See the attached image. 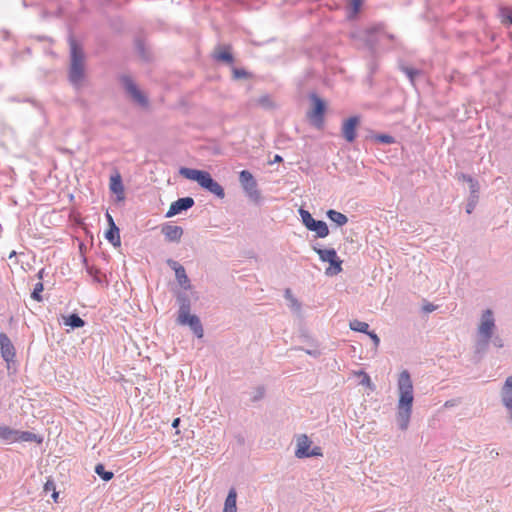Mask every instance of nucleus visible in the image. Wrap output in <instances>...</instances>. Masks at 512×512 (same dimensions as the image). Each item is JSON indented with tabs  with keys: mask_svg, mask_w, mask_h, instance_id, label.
Masks as SVG:
<instances>
[{
	"mask_svg": "<svg viewBox=\"0 0 512 512\" xmlns=\"http://www.w3.org/2000/svg\"><path fill=\"white\" fill-rule=\"evenodd\" d=\"M398 391L397 424L402 431H405L409 426L414 400L413 384L410 373L407 370L399 374Z\"/></svg>",
	"mask_w": 512,
	"mask_h": 512,
	"instance_id": "f257e3e1",
	"label": "nucleus"
},
{
	"mask_svg": "<svg viewBox=\"0 0 512 512\" xmlns=\"http://www.w3.org/2000/svg\"><path fill=\"white\" fill-rule=\"evenodd\" d=\"M70 65L68 80L75 89H80L85 79V54L81 45L72 37L69 39Z\"/></svg>",
	"mask_w": 512,
	"mask_h": 512,
	"instance_id": "f03ea898",
	"label": "nucleus"
},
{
	"mask_svg": "<svg viewBox=\"0 0 512 512\" xmlns=\"http://www.w3.org/2000/svg\"><path fill=\"white\" fill-rule=\"evenodd\" d=\"M181 176L188 180L195 181L206 191L223 199L225 197L224 188L211 176L208 171L188 167H181L179 170Z\"/></svg>",
	"mask_w": 512,
	"mask_h": 512,
	"instance_id": "7ed1b4c3",
	"label": "nucleus"
},
{
	"mask_svg": "<svg viewBox=\"0 0 512 512\" xmlns=\"http://www.w3.org/2000/svg\"><path fill=\"white\" fill-rule=\"evenodd\" d=\"M313 250L318 254L322 262H328L330 266L325 270L327 276H334L342 271L343 261L338 257L334 248H319L314 246Z\"/></svg>",
	"mask_w": 512,
	"mask_h": 512,
	"instance_id": "20e7f679",
	"label": "nucleus"
},
{
	"mask_svg": "<svg viewBox=\"0 0 512 512\" xmlns=\"http://www.w3.org/2000/svg\"><path fill=\"white\" fill-rule=\"evenodd\" d=\"M239 182L245 195L255 204L261 201V192L258 189V183L253 174L248 170H242L239 173Z\"/></svg>",
	"mask_w": 512,
	"mask_h": 512,
	"instance_id": "39448f33",
	"label": "nucleus"
},
{
	"mask_svg": "<svg viewBox=\"0 0 512 512\" xmlns=\"http://www.w3.org/2000/svg\"><path fill=\"white\" fill-rule=\"evenodd\" d=\"M312 102V110L308 112V117L316 127H321L324 122V114L326 111V103L315 92L309 94Z\"/></svg>",
	"mask_w": 512,
	"mask_h": 512,
	"instance_id": "423d86ee",
	"label": "nucleus"
},
{
	"mask_svg": "<svg viewBox=\"0 0 512 512\" xmlns=\"http://www.w3.org/2000/svg\"><path fill=\"white\" fill-rule=\"evenodd\" d=\"M120 81L126 93L135 103L141 107L148 106V98L141 92L130 76L122 75Z\"/></svg>",
	"mask_w": 512,
	"mask_h": 512,
	"instance_id": "0eeeda50",
	"label": "nucleus"
},
{
	"mask_svg": "<svg viewBox=\"0 0 512 512\" xmlns=\"http://www.w3.org/2000/svg\"><path fill=\"white\" fill-rule=\"evenodd\" d=\"M495 328L494 314L491 309L483 311L480 319V325L478 327V334L480 338H485V341H490Z\"/></svg>",
	"mask_w": 512,
	"mask_h": 512,
	"instance_id": "6e6552de",
	"label": "nucleus"
},
{
	"mask_svg": "<svg viewBox=\"0 0 512 512\" xmlns=\"http://www.w3.org/2000/svg\"><path fill=\"white\" fill-rule=\"evenodd\" d=\"M177 322L180 325H188L197 338L204 335L203 326L198 316L188 313L178 314Z\"/></svg>",
	"mask_w": 512,
	"mask_h": 512,
	"instance_id": "1a4fd4ad",
	"label": "nucleus"
},
{
	"mask_svg": "<svg viewBox=\"0 0 512 512\" xmlns=\"http://www.w3.org/2000/svg\"><path fill=\"white\" fill-rule=\"evenodd\" d=\"M384 25L382 23L373 25L365 31V45L368 47L372 55L376 52V46L379 41V36L384 34Z\"/></svg>",
	"mask_w": 512,
	"mask_h": 512,
	"instance_id": "9d476101",
	"label": "nucleus"
},
{
	"mask_svg": "<svg viewBox=\"0 0 512 512\" xmlns=\"http://www.w3.org/2000/svg\"><path fill=\"white\" fill-rule=\"evenodd\" d=\"M166 264L175 272V278L178 284L184 289L188 290L191 288V282L189 277L187 276L186 270L184 266H182L176 260L171 258L166 260Z\"/></svg>",
	"mask_w": 512,
	"mask_h": 512,
	"instance_id": "9b49d317",
	"label": "nucleus"
},
{
	"mask_svg": "<svg viewBox=\"0 0 512 512\" xmlns=\"http://www.w3.org/2000/svg\"><path fill=\"white\" fill-rule=\"evenodd\" d=\"M195 204V201L192 197H182L172 202L168 211L166 212L165 217L171 218L175 215L182 213L183 211H187L192 208Z\"/></svg>",
	"mask_w": 512,
	"mask_h": 512,
	"instance_id": "f8f14e48",
	"label": "nucleus"
},
{
	"mask_svg": "<svg viewBox=\"0 0 512 512\" xmlns=\"http://www.w3.org/2000/svg\"><path fill=\"white\" fill-rule=\"evenodd\" d=\"M0 348L1 356L7 363V367L9 368L10 363L14 361L16 352L10 338L4 332L0 333Z\"/></svg>",
	"mask_w": 512,
	"mask_h": 512,
	"instance_id": "ddd939ff",
	"label": "nucleus"
},
{
	"mask_svg": "<svg viewBox=\"0 0 512 512\" xmlns=\"http://www.w3.org/2000/svg\"><path fill=\"white\" fill-rule=\"evenodd\" d=\"M360 122L358 116H352L346 119L342 125V135L347 142H353L356 139V128Z\"/></svg>",
	"mask_w": 512,
	"mask_h": 512,
	"instance_id": "4468645a",
	"label": "nucleus"
},
{
	"mask_svg": "<svg viewBox=\"0 0 512 512\" xmlns=\"http://www.w3.org/2000/svg\"><path fill=\"white\" fill-rule=\"evenodd\" d=\"M165 239L169 242H179L183 235V228L181 226L165 224L161 230Z\"/></svg>",
	"mask_w": 512,
	"mask_h": 512,
	"instance_id": "2eb2a0df",
	"label": "nucleus"
},
{
	"mask_svg": "<svg viewBox=\"0 0 512 512\" xmlns=\"http://www.w3.org/2000/svg\"><path fill=\"white\" fill-rule=\"evenodd\" d=\"M110 190L116 194L118 200L124 199V185L122 182V178L119 172H115V174L110 177Z\"/></svg>",
	"mask_w": 512,
	"mask_h": 512,
	"instance_id": "dca6fc26",
	"label": "nucleus"
},
{
	"mask_svg": "<svg viewBox=\"0 0 512 512\" xmlns=\"http://www.w3.org/2000/svg\"><path fill=\"white\" fill-rule=\"evenodd\" d=\"M83 261L85 264V270H86L87 274L92 277L93 282L107 287L108 281L106 279V276L101 273L100 269L96 268L95 266H90L87 263L86 258H84Z\"/></svg>",
	"mask_w": 512,
	"mask_h": 512,
	"instance_id": "f3484780",
	"label": "nucleus"
},
{
	"mask_svg": "<svg viewBox=\"0 0 512 512\" xmlns=\"http://www.w3.org/2000/svg\"><path fill=\"white\" fill-rule=\"evenodd\" d=\"M311 441L307 435H301L297 440V449L295 451V456L297 458H308L310 451Z\"/></svg>",
	"mask_w": 512,
	"mask_h": 512,
	"instance_id": "a211bd4d",
	"label": "nucleus"
},
{
	"mask_svg": "<svg viewBox=\"0 0 512 512\" xmlns=\"http://www.w3.org/2000/svg\"><path fill=\"white\" fill-rule=\"evenodd\" d=\"M308 230L315 232L316 236L319 238H325L329 234V228L323 220H314L310 226H308Z\"/></svg>",
	"mask_w": 512,
	"mask_h": 512,
	"instance_id": "6ab92c4d",
	"label": "nucleus"
},
{
	"mask_svg": "<svg viewBox=\"0 0 512 512\" xmlns=\"http://www.w3.org/2000/svg\"><path fill=\"white\" fill-rule=\"evenodd\" d=\"M176 301L179 306L178 314L188 313L191 310V300L186 292H178Z\"/></svg>",
	"mask_w": 512,
	"mask_h": 512,
	"instance_id": "aec40b11",
	"label": "nucleus"
},
{
	"mask_svg": "<svg viewBox=\"0 0 512 512\" xmlns=\"http://www.w3.org/2000/svg\"><path fill=\"white\" fill-rule=\"evenodd\" d=\"M17 430L5 425H0V441L6 444L16 442Z\"/></svg>",
	"mask_w": 512,
	"mask_h": 512,
	"instance_id": "412c9836",
	"label": "nucleus"
},
{
	"mask_svg": "<svg viewBox=\"0 0 512 512\" xmlns=\"http://www.w3.org/2000/svg\"><path fill=\"white\" fill-rule=\"evenodd\" d=\"M42 441V437L33 432L17 430L16 442H36L40 444Z\"/></svg>",
	"mask_w": 512,
	"mask_h": 512,
	"instance_id": "4be33fe9",
	"label": "nucleus"
},
{
	"mask_svg": "<svg viewBox=\"0 0 512 512\" xmlns=\"http://www.w3.org/2000/svg\"><path fill=\"white\" fill-rule=\"evenodd\" d=\"M326 216L330 221L334 222L339 227L344 226L348 222L346 215L334 209H329L326 212Z\"/></svg>",
	"mask_w": 512,
	"mask_h": 512,
	"instance_id": "5701e85b",
	"label": "nucleus"
},
{
	"mask_svg": "<svg viewBox=\"0 0 512 512\" xmlns=\"http://www.w3.org/2000/svg\"><path fill=\"white\" fill-rule=\"evenodd\" d=\"M105 238L114 246L121 245L120 230L116 225H112L105 233Z\"/></svg>",
	"mask_w": 512,
	"mask_h": 512,
	"instance_id": "b1692460",
	"label": "nucleus"
},
{
	"mask_svg": "<svg viewBox=\"0 0 512 512\" xmlns=\"http://www.w3.org/2000/svg\"><path fill=\"white\" fill-rule=\"evenodd\" d=\"M236 499H237L236 490L234 488H231L228 492L226 499H225L223 512H236L237 511Z\"/></svg>",
	"mask_w": 512,
	"mask_h": 512,
	"instance_id": "393cba45",
	"label": "nucleus"
},
{
	"mask_svg": "<svg viewBox=\"0 0 512 512\" xmlns=\"http://www.w3.org/2000/svg\"><path fill=\"white\" fill-rule=\"evenodd\" d=\"M64 324L72 329H77L82 328L85 325V321L77 313H71L64 318Z\"/></svg>",
	"mask_w": 512,
	"mask_h": 512,
	"instance_id": "a878e982",
	"label": "nucleus"
},
{
	"mask_svg": "<svg viewBox=\"0 0 512 512\" xmlns=\"http://www.w3.org/2000/svg\"><path fill=\"white\" fill-rule=\"evenodd\" d=\"M501 401L511 402L512 401V375L507 377L505 383L501 389Z\"/></svg>",
	"mask_w": 512,
	"mask_h": 512,
	"instance_id": "bb28decb",
	"label": "nucleus"
},
{
	"mask_svg": "<svg viewBox=\"0 0 512 512\" xmlns=\"http://www.w3.org/2000/svg\"><path fill=\"white\" fill-rule=\"evenodd\" d=\"M399 69L407 76L413 86L415 85V79L422 74L421 70L406 66L404 64H400Z\"/></svg>",
	"mask_w": 512,
	"mask_h": 512,
	"instance_id": "cd10ccee",
	"label": "nucleus"
},
{
	"mask_svg": "<svg viewBox=\"0 0 512 512\" xmlns=\"http://www.w3.org/2000/svg\"><path fill=\"white\" fill-rule=\"evenodd\" d=\"M215 59L218 61L228 63V64H232L234 61V57H233L232 53L230 52V47L229 46L222 47L220 49V51H218L215 54Z\"/></svg>",
	"mask_w": 512,
	"mask_h": 512,
	"instance_id": "c85d7f7f",
	"label": "nucleus"
},
{
	"mask_svg": "<svg viewBox=\"0 0 512 512\" xmlns=\"http://www.w3.org/2000/svg\"><path fill=\"white\" fill-rule=\"evenodd\" d=\"M285 299L289 301V307L295 313H300L301 303L293 296L290 289L285 290Z\"/></svg>",
	"mask_w": 512,
	"mask_h": 512,
	"instance_id": "c756f323",
	"label": "nucleus"
},
{
	"mask_svg": "<svg viewBox=\"0 0 512 512\" xmlns=\"http://www.w3.org/2000/svg\"><path fill=\"white\" fill-rule=\"evenodd\" d=\"M265 393H266V388L265 386L263 385H259L257 387H255L250 393V402L251 403H256L258 401H261L264 396H265Z\"/></svg>",
	"mask_w": 512,
	"mask_h": 512,
	"instance_id": "7c9ffc66",
	"label": "nucleus"
},
{
	"mask_svg": "<svg viewBox=\"0 0 512 512\" xmlns=\"http://www.w3.org/2000/svg\"><path fill=\"white\" fill-rule=\"evenodd\" d=\"M94 472L104 481H110L114 477L112 471L105 469V466L101 463L97 464L94 468Z\"/></svg>",
	"mask_w": 512,
	"mask_h": 512,
	"instance_id": "2f4dec72",
	"label": "nucleus"
},
{
	"mask_svg": "<svg viewBox=\"0 0 512 512\" xmlns=\"http://www.w3.org/2000/svg\"><path fill=\"white\" fill-rule=\"evenodd\" d=\"M350 329L356 332L367 334L369 331V325L366 322L354 319L349 323Z\"/></svg>",
	"mask_w": 512,
	"mask_h": 512,
	"instance_id": "473e14b6",
	"label": "nucleus"
},
{
	"mask_svg": "<svg viewBox=\"0 0 512 512\" xmlns=\"http://www.w3.org/2000/svg\"><path fill=\"white\" fill-rule=\"evenodd\" d=\"M479 201V194H469L466 204V212L471 214L476 208Z\"/></svg>",
	"mask_w": 512,
	"mask_h": 512,
	"instance_id": "72a5a7b5",
	"label": "nucleus"
},
{
	"mask_svg": "<svg viewBox=\"0 0 512 512\" xmlns=\"http://www.w3.org/2000/svg\"><path fill=\"white\" fill-rule=\"evenodd\" d=\"M298 212L303 225L308 229V226H310L315 219L312 217L311 213L304 208H300Z\"/></svg>",
	"mask_w": 512,
	"mask_h": 512,
	"instance_id": "f704fd0d",
	"label": "nucleus"
},
{
	"mask_svg": "<svg viewBox=\"0 0 512 512\" xmlns=\"http://www.w3.org/2000/svg\"><path fill=\"white\" fill-rule=\"evenodd\" d=\"M299 350L304 351L305 353H307L308 355H310L314 358H317L321 355V350L319 349L318 344H316L314 342L309 344L308 347H306V348H304V347L299 348Z\"/></svg>",
	"mask_w": 512,
	"mask_h": 512,
	"instance_id": "c9c22d12",
	"label": "nucleus"
},
{
	"mask_svg": "<svg viewBox=\"0 0 512 512\" xmlns=\"http://www.w3.org/2000/svg\"><path fill=\"white\" fill-rule=\"evenodd\" d=\"M232 76L234 80L248 79L251 74L243 68L232 67Z\"/></svg>",
	"mask_w": 512,
	"mask_h": 512,
	"instance_id": "e433bc0d",
	"label": "nucleus"
},
{
	"mask_svg": "<svg viewBox=\"0 0 512 512\" xmlns=\"http://www.w3.org/2000/svg\"><path fill=\"white\" fill-rule=\"evenodd\" d=\"M43 290H44L43 283L42 282L36 283L32 293H31V298L38 302L42 301L43 298H42L41 293Z\"/></svg>",
	"mask_w": 512,
	"mask_h": 512,
	"instance_id": "4c0bfd02",
	"label": "nucleus"
},
{
	"mask_svg": "<svg viewBox=\"0 0 512 512\" xmlns=\"http://www.w3.org/2000/svg\"><path fill=\"white\" fill-rule=\"evenodd\" d=\"M374 140L382 143V144H393L395 143V138L389 134H376L374 136Z\"/></svg>",
	"mask_w": 512,
	"mask_h": 512,
	"instance_id": "58836bf2",
	"label": "nucleus"
},
{
	"mask_svg": "<svg viewBox=\"0 0 512 512\" xmlns=\"http://www.w3.org/2000/svg\"><path fill=\"white\" fill-rule=\"evenodd\" d=\"M257 103L263 107V108H266V109H270L273 107V101L272 99L270 98V96L268 95H263V96H260L258 99H257Z\"/></svg>",
	"mask_w": 512,
	"mask_h": 512,
	"instance_id": "ea45409f",
	"label": "nucleus"
},
{
	"mask_svg": "<svg viewBox=\"0 0 512 512\" xmlns=\"http://www.w3.org/2000/svg\"><path fill=\"white\" fill-rule=\"evenodd\" d=\"M469 185V194H479L480 193V184L477 179L472 177L468 182Z\"/></svg>",
	"mask_w": 512,
	"mask_h": 512,
	"instance_id": "a19ab883",
	"label": "nucleus"
},
{
	"mask_svg": "<svg viewBox=\"0 0 512 512\" xmlns=\"http://www.w3.org/2000/svg\"><path fill=\"white\" fill-rule=\"evenodd\" d=\"M489 342L490 341H485V338H480L479 337V340L477 342V345H476V352L477 353H481V352H484L486 351L488 345H489Z\"/></svg>",
	"mask_w": 512,
	"mask_h": 512,
	"instance_id": "79ce46f5",
	"label": "nucleus"
},
{
	"mask_svg": "<svg viewBox=\"0 0 512 512\" xmlns=\"http://www.w3.org/2000/svg\"><path fill=\"white\" fill-rule=\"evenodd\" d=\"M363 4V0H350V9L354 14H357L360 11V8Z\"/></svg>",
	"mask_w": 512,
	"mask_h": 512,
	"instance_id": "37998d69",
	"label": "nucleus"
},
{
	"mask_svg": "<svg viewBox=\"0 0 512 512\" xmlns=\"http://www.w3.org/2000/svg\"><path fill=\"white\" fill-rule=\"evenodd\" d=\"M359 375H362V376H363V378H362V380H361V384H362V385H366V386H368V387H371L372 383H371V378H370V376H369L366 372H364V371H360V372H359Z\"/></svg>",
	"mask_w": 512,
	"mask_h": 512,
	"instance_id": "c03bdc74",
	"label": "nucleus"
},
{
	"mask_svg": "<svg viewBox=\"0 0 512 512\" xmlns=\"http://www.w3.org/2000/svg\"><path fill=\"white\" fill-rule=\"evenodd\" d=\"M493 345L497 348H502L504 346L503 340L500 336H495L490 339Z\"/></svg>",
	"mask_w": 512,
	"mask_h": 512,
	"instance_id": "a18cd8bd",
	"label": "nucleus"
},
{
	"mask_svg": "<svg viewBox=\"0 0 512 512\" xmlns=\"http://www.w3.org/2000/svg\"><path fill=\"white\" fill-rule=\"evenodd\" d=\"M55 488H56V485H55L54 481L51 480V479H48L46 481V483L44 484V491L46 493H48V492H50L52 490H55Z\"/></svg>",
	"mask_w": 512,
	"mask_h": 512,
	"instance_id": "49530a36",
	"label": "nucleus"
},
{
	"mask_svg": "<svg viewBox=\"0 0 512 512\" xmlns=\"http://www.w3.org/2000/svg\"><path fill=\"white\" fill-rule=\"evenodd\" d=\"M367 335L373 341L374 345L378 347L380 344V338L378 337V335L374 331H368Z\"/></svg>",
	"mask_w": 512,
	"mask_h": 512,
	"instance_id": "de8ad7c7",
	"label": "nucleus"
},
{
	"mask_svg": "<svg viewBox=\"0 0 512 512\" xmlns=\"http://www.w3.org/2000/svg\"><path fill=\"white\" fill-rule=\"evenodd\" d=\"M456 177H457V179H458L459 181H463V182H466V183H468V182H469V180H471V179H472V176H471V175H468V174L463 173V172H461V173H457V176H456Z\"/></svg>",
	"mask_w": 512,
	"mask_h": 512,
	"instance_id": "09e8293b",
	"label": "nucleus"
},
{
	"mask_svg": "<svg viewBox=\"0 0 512 512\" xmlns=\"http://www.w3.org/2000/svg\"><path fill=\"white\" fill-rule=\"evenodd\" d=\"M136 49L137 51L139 52V54L141 55L142 58L146 59V56H145V49H144V44L141 42V41H137L136 43Z\"/></svg>",
	"mask_w": 512,
	"mask_h": 512,
	"instance_id": "8fccbe9b",
	"label": "nucleus"
},
{
	"mask_svg": "<svg viewBox=\"0 0 512 512\" xmlns=\"http://www.w3.org/2000/svg\"><path fill=\"white\" fill-rule=\"evenodd\" d=\"M309 454V457H313V456H321L322 455V451H321V448L320 447H314L313 449H310V451L308 452Z\"/></svg>",
	"mask_w": 512,
	"mask_h": 512,
	"instance_id": "3c124183",
	"label": "nucleus"
},
{
	"mask_svg": "<svg viewBox=\"0 0 512 512\" xmlns=\"http://www.w3.org/2000/svg\"><path fill=\"white\" fill-rule=\"evenodd\" d=\"M435 309H436V306H435V305H433L432 303H428V304L424 305V307H423V310H424V312H426V313H431V312H433Z\"/></svg>",
	"mask_w": 512,
	"mask_h": 512,
	"instance_id": "603ef678",
	"label": "nucleus"
},
{
	"mask_svg": "<svg viewBox=\"0 0 512 512\" xmlns=\"http://www.w3.org/2000/svg\"><path fill=\"white\" fill-rule=\"evenodd\" d=\"M502 404L509 410V413H510L509 417H510V420L512 422V401L509 402V403L508 402H503Z\"/></svg>",
	"mask_w": 512,
	"mask_h": 512,
	"instance_id": "864d4df0",
	"label": "nucleus"
},
{
	"mask_svg": "<svg viewBox=\"0 0 512 512\" xmlns=\"http://www.w3.org/2000/svg\"><path fill=\"white\" fill-rule=\"evenodd\" d=\"M505 18L509 25H512V11L507 10Z\"/></svg>",
	"mask_w": 512,
	"mask_h": 512,
	"instance_id": "5fc2aeb1",
	"label": "nucleus"
},
{
	"mask_svg": "<svg viewBox=\"0 0 512 512\" xmlns=\"http://www.w3.org/2000/svg\"><path fill=\"white\" fill-rule=\"evenodd\" d=\"M106 218H107V221L109 223V227H111L112 225H116L114 220H113V218H112V216L108 212L106 213Z\"/></svg>",
	"mask_w": 512,
	"mask_h": 512,
	"instance_id": "6e6d98bb",
	"label": "nucleus"
},
{
	"mask_svg": "<svg viewBox=\"0 0 512 512\" xmlns=\"http://www.w3.org/2000/svg\"><path fill=\"white\" fill-rule=\"evenodd\" d=\"M282 161H283V158L280 155L276 154V155H274V158L271 161V163H279V162H282Z\"/></svg>",
	"mask_w": 512,
	"mask_h": 512,
	"instance_id": "4d7b16f0",
	"label": "nucleus"
},
{
	"mask_svg": "<svg viewBox=\"0 0 512 512\" xmlns=\"http://www.w3.org/2000/svg\"><path fill=\"white\" fill-rule=\"evenodd\" d=\"M454 405H455V401L454 400H448V401L445 402L444 407L450 408V407H453Z\"/></svg>",
	"mask_w": 512,
	"mask_h": 512,
	"instance_id": "13d9d810",
	"label": "nucleus"
},
{
	"mask_svg": "<svg viewBox=\"0 0 512 512\" xmlns=\"http://www.w3.org/2000/svg\"><path fill=\"white\" fill-rule=\"evenodd\" d=\"M180 422H181L180 418H175L172 422V427L177 428L179 426Z\"/></svg>",
	"mask_w": 512,
	"mask_h": 512,
	"instance_id": "bf43d9fd",
	"label": "nucleus"
},
{
	"mask_svg": "<svg viewBox=\"0 0 512 512\" xmlns=\"http://www.w3.org/2000/svg\"><path fill=\"white\" fill-rule=\"evenodd\" d=\"M58 497H59V493L55 490H52V498L55 502H57L58 500Z\"/></svg>",
	"mask_w": 512,
	"mask_h": 512,
	"instance_id": "052dcab7",
	"label": "nucleus"
},
{
	"mask_svg": "<svg viewBox=\"0 0 512 512\" xmlns=\"http://www.w3.org/2000/svg\"><path fill=\"white\" fill-rule=\"evenodd\" d=\"M43 274H44V269H41L38 273H37V277L39 279H42L43 278Z\"/></svg>",
	"mask_w": 512,
	"mask_h": 512,
	"instance_id": "680f3d73",
	"label": "nucleus"
},
{
	"mask_svg": "<svg viewBox=\"0 0 512 512\" xmlns=\"http://www.w3.org/2000/svg\"><path fill=\"white\" fill-rule=\"evenodd\" d=\"M370 69H371V72H374V70L376 69V65L374 62L370 63Z\"/></svg>",
	"mask_w": 512,
	"mask_h": 512,
	"instance_id": "e2e57ef3",
	"label": "nucleus"
},
{
	"mask_svg": "<svg viewBox=\"0 0 512 512\" xmlns=\"http://www.w3.org/2000/svg\"><path fill=\"white\" fill-rule=\"evenodd\" d=\"M490 454L495 455V456H498V455H499V454H498V452H497V451H495L494 449H492V450L490 451Z\"/></svg>",
	"mask_w": 512,
	"mask_h": 512,
	"instance_id": "0e129e2a",
	"label": "nucleus"
},
{
	"mask_svg": "<svg viewBox=\"0 0 512 512\" xmlns=\"http://www.w3.org/2000/svg\"><path fill=\"white\" fill-rule=\"evenodd\" d=\"M15 254H16V253H15V251H13V252L10 254V256H9V257L11 258L12 256H15Z\"/></svg>",
	"mask_w": 512,
	"mask_h": 512,
	"instance_id": "69168bd1",
	"label": "nucleus"
},
{
	"mask_svg": "<svg viewBox=\"0 0 512 512\" xmlns=\"http://www.w3.org/2000/svg\"><path fill=\"white\" fill-rule=\"evenodd\" d=\"M387 37L393 39V35L387 34Z\"/></svg>",
	"mask_w": 512,
	"mask_h": 512,
	"instance_id": "338daca9",
	"label": "nucleus"
}]
</instances>
